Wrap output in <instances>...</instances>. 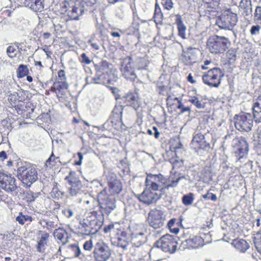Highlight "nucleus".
Returning <instances> with one entry per match:
<instances>
[{"instance_id":"6","label":"nucleus","mask_w":261,"mask_h":261,"mask_svg":"<svg viewBox=\"0 0 261 261\" xmlns=\"http://www.w3.org/2000/svg\"><path fill=\"white\" fill-rule=\"evenodd\" d=\"M229 41L228 38L213 35L209 37L206 42L207 50L211 54L217 55L225 52L228 48Z\"/></svg>"},{"instance_id":"55","label":"nucleus","mask_w":261,"mask_h":261,"mask_svg":"<svg viewBox=\"0 0 261 261\" xmlns=\"http://www.w3.org/2000/svg\"><path fill=\"white\" fill-rule=\"evenodd\" d=\"M202 197L204 199H209L213 200V201H216L217 200V196L215 194L210 193L209 191L207 192V194H203L202 195Z\"/></svg>"},{"instance_id":"54","label":"nucleus","mask_w":261,"mask_h":261,"mask_svg":"<svg viewBox=\"0 0 261 261\" xmlns=\"http://www.w3.org/2000/svg\"><path fill=\"white\" fill-rule=\"evenodd\" d=\"M80 61L81 63L85 64H89L91 62V60L89 57L87 56L86 53H83L81 54L80 58Z\"/></svg>"},{"instance_id":"19","label":"nucleus","mask_w":261,"mask_h":261,"mask_svg":"<svg viewBox=\"0 0 261 261\" xmlns=\"http://www.w3.org/2000/svg\"><path fill=\"white\" fill-rule=\"evenodd\" d=\"M233 147L234 154L238 161L247 155L249 150V144L246 138L242 136L236 138V142Z\"/></svg>"},{"instance_id":"58","label":"nucleus","mask_w":261,"mask_h":261,"mask_svg":"<svg viewBox=\"0 0 261 261\" xmlns=\"http://www.w3.org/2000/svg\"><path fill=\"white\" fill-rule=\"evenodd\" d=\"M260 29V27L259 26V25H253L250 29L251 34L252 35L257 34V33H259Z\"/></svg>"},{"instance_id":"40","label":"nucleus","mask_w":261,"mask_h":261,"mask_svg":"<svg viewBox=\"0 0 261 261\" xmlns=\"http://www.w3.org/2000/svg\"><path fill=\"white\" fill-rule=\"evenodd\" d=\"M21 43L14 42L8 46L7 53L10 58H14L17 54V48H19Z\"/></svg>"},{"instance_id":"33","label":"nucleus","mask_w":261,"mask_h":261,"mask_svg":"<svg viewBox=\"0 0 261 261\" xmlns=\"http://www.w3.org/2000/svg\"><path fill=\"white\" fill-rule=\"evenodd\" d=\"M239 8L243 16H249L252 13L251 2L250 0H241Z\"/></svg>"},{"instance_id":"5","label":"nucleus","mask_w":261,"mask_h":261,"mask_svg":"<svg viewBox=\"0 0 261 261\" xmlns=\"http://www.w3.org/2000/svg\"><path fill=\"white\" fill-rule=\"evenodd\" d=\"M84 12V7L80 0H64L60 6V13L66 15L68 20H79Z\"/></svg>"},{"instance_id":"37","label":"nucleus","mask_w":261,"mask_h":261,"mask_svg":"<svg viewBox=\"0 0 261 261\" xmlns=\"http://www.w3.org/2000/svg\"><path fill=\"white\" fill-rule=\"evenodd\" d=\"M173 100H177L178 102V105L177 108L178 110H180V112L181 113H185V112L188 111L189 113H190L191 109L190 107H184V105L182 104V102L180 101V100H178L177 97H175L173 96H172V95H169L168 96L166 101L167 105H170L172 106L173 105Z\"/></svg>"},{"instance_id":"14","label":"nucleus","mask_w":261,"mask_h":261,"mask_svg":"<svg viewBox=\"0 0 261 261\" xmlns=\"http://www.w3.org/2000/svg\"><path fill=\"white\" fill-rule=\"evenodd\" d=\"M111 240L116 246L125 249L129 244V236L125 228L118 226L116 227L112 232Z\"/></svg>"},{"instance_id":"22","label":"nucleus","mask_w":261,"mask_h":261,"mask_svg":"<svg viewBox=\"0 0 261 261\" xmlns=\"http://www.w3.org/2000/svg\"><path fill=\"white\" fill-rule=\"evenodd\" d=\"M182 145L180 142H178L177 146H171L169 151L167 152L168 160L172 165L173 168H179L184 165V160L182 158L177 156L176 150L181 148Z\"/></svg>"},{"instance_id":"36","label":"nucleus","mask_w":261,"mask_h":261,"mask_svg":"<svg viewBox=\"0 0 261 261\" xmlns=\"http://www.w3.org/2000/svg\"><path fill=\"white\" fill-rule=\"evenodd\" d=\"M146 241L144 233L139 232L138 233L133 232L132 233V244L135 247H139L142 245Z\"/></svg>"},{"instance_id":"47","label":"nucleus","mask_w":261,"mask_h":261,"mask_svg":"<svg viewBox=\"0 0 261 261\" xmlns=\"http://www.w3.org/2000/svg\"><path fill=\"white\" fill-rule=\"evenodd\" d=\"M37 197L36 194L33 193V191H28L24 193L23 199L25 200L27 202H31L34 201Z\"/></svg>"},{"instance_id":"12","label":"nucleus","mask_w":261,"mask_h":261,"mask_svg":"<svg viewBox=\"0 0 261 261\" xmlns=\"http://www.w3.org/2000/svg\"><path fill=\"white\" fill-rule=\"evenodd\" d=\"M234 126L241 132H249L253 126V120L251 114L248 113H241L234 116Z\"/></svg>"},{"instance_id":"16","label":"nucleus","mask_w":261,"mask_h":261,"mask_svg":"<svg viewBox=\"0 0 261 261\" xmlns=\"http://www.w3.org/2000/svg\"><path fill=\"white\" fill-rule=\"evenodd\" d=\"M120 103L124 107H131L138 111L142 107V102L138 92L129 91L120 97Z\"/></svg>"},{"instance_id":"38","label":"nucleus","mask_w":261,"mask_h":261,"mask_svg":"<svg viewBox=\"0 0 261 261\" xmlns=\"http://www.w3.org/2000/svg\"><path fill=\"white\" fill-rule=\"evenodd\" d=\"M153 18L156 24H162L163 21V14L161 11V8L159 4L156 3L155 4L154 15Z\"/></svg>"},{"instance_id":"29","label":"nucleus","mask_w":261,"mask_h":261,"mask_svg":"<svg viewBox=\"0 0 261 261\" xmlns=\"http://www.w3.org/2000/svg\"><path fill=\"white\" fill-rule=\"evenodd\" d=\"M175 23L177 28V34L182 39L186 38V26L182 20V17L180 14L175 15Z\"/></svg>"},{"instance_id":"2","label":"nucleus","mask_w":261,"mask_h":261,"mask_svg":"<svg viewBox=\"0 0 261 261\" xmlns=\"http://www.w3.org/2000/svg\"><path fill=\"white\" fill-rule=\"evenodd\" d=\"M17 176L25 186L31 187L38 178L37 166L30 162L21 163L17 169Z\"/></svg>"},{"instance_id":"63","label":"nucleus","mask_w":261,"mask_h":261,"mask_svg":"<svg viewBox=\"0 0 261 261\" xmlns=\"http://www.w3.org/2000/svg\"><path fill=\"white\" fill-rule=\"evenodd\" d=\"M256 141L259 145H261V126L257 129Z\"/></svg>"},{"instance_id":"23","label":"nucleus","mask_w":261,"mask_h":261,"mask_svg":"<svg viewBox=\"0 0 261 261\" xmlns=\"http://www.w3.org/2000/svg\"><path fill=\"white\" fill-rule=\"evenodd\" d=\"M107 184L111 194H118L122 190V184L115 173H110L107 176Z\"/></svg>"},{"instance_id":"44","label":"nucleus","mask_w":261,"mask_h":261,"mask_svg":"<svg viewBox=\"0 0 261 261\" xmlns=\"http://www.w3.org/2000/svg\"><path fill=\"white\" fill-rule=\"evenodd\" d=\"M189 101L194 105L196 108L202 109L205 107V103L202 102V100H199L196 96H192Z\"/></svg>"},{"instance_id":"8","label":"nucleus","mask_w":261,"mask_h":261,"mask_svg":"<svg viewBox=\"0 0 261 261\" xmlns=\"http://www.w3.org/2000/svg\"><path fill=\"white\" fill-rule=\"evenodd\" d=\"M224 75V71L215 66L203 74L202 81L209 87H218L221 84L222 77Z\"/></svg>"},{"instance_id":"52","label":"nucleus","mask_w":261,"mask_h":261,"mask_svg":"<svg viewBox=\"0 0 261 261\" xmlns=\"http://www.w3.org/2000/svg\"><path fill=\"white\" fill-rule=\"evenodd\" d=\"M161 4L164 9L168 10H171L173 8L174 3L172 0H161Z\"/></svg>"},{"instance_id":"48","label":"nucleus","mask_w":261,"mask_h":261,"mask_svg":"<svg viewBox=\"0 0 261 261\" xmlns=\"http://www.w3.org/2000/svg\"><path fill=\"white\" fill-rule=\"evenodd\" d=\"M194 195L192 193H190L186 195H184L182 198V202L184 205H188L192 204L194 200Z\"/></svg>"},{"instance_id":"13","label":"nucleus","mask_w":261,"mask_h":261,"mask_svg":"<svg viewBox=\"0 0 261 261\" xmlns=\"http://www.w3.org/2000/svg\"><path fill=\"white\" fill-rule=\"evenodd\" d=\"M156 246L161 248L163 251L173 254L176 252L178 243L174 236L170 234H165L156 241Z\"/></svg>"},{"instance_id":"41","label":"nucleus","mask_w":261,"mask_h":261,"mask_svg":"<svg viewBox=\"0 0 261 261\" xmlns=\"http://www.w3.org/2000/svg\"><path fill=\"white\" fill-rule=\"evenodd\" d=\"M33 220V219L30 215H24L22 212L19 213L17 217H16V221L18 222L20 225H24L26 222H31Z\"/></svg>"},{"instance_id":"28","label":"nucleus","mask_w":261,"mask_h":261,"mask_svg":"<svg viewBox=\"0 0 261 261\" xmlns=\"http://www.w3.org/2000/svg\"><path fill=\"white\" fill-rule=\"evenodd\" d=\"M253 116L255 123H261V95H259L253 105Z\"/></svg>"},{"instance_id":"64","label":"nucleus","mask_w":261,"mask_h":261,"mask_svg":"<svg viewBox=\"0 0 261 261\" xmlns=\"http://www.w3.org/2000/svg\"><path fill=\"white\" fill-rule=\"evenodd\" d=\"M132 62V58L130 57V56H127L126 57L123 58L121 65H129L131 64Z\"/></svg>"},{"instance_id":"43","label":"nucleus","mask_w":261,"mask_h":261,"mask_svg":"<svg viewBox=\"0 0 261 261\" xmlns=\"http://www.w3.org/2000/svg\"><path fill=\"white\" fill-rule=\"evenodd\" d=\"M237 56L234 50H228L226 54L225 64L230 65L234 63Z\"/></svg>"},{"instance_id":"1","label":"nucleus","mask_w":261,"mask_h":261,"mask_svg":"<svg viewBox=\"0 0 261 261\" xmlns=\"http://www.w3.org/2000/svg\"><path fill=\"white\" fill-rule=\"evenodd\" d=\"M104 215L102 212H86L80 222L78 233L82 235L94 234L103 225Z\"/></svg>"},{"instance_id":"57","label":"nucleus","mask_w":261,"mask_h":261,"mask_svg":"<svg viewBox=\"0 0 261 261\" xmlns=\"http://www.w3.org/2000/svg\"><path fill=\"white\" fill-rule=\"evenodd\" d=\"M58 79L60 81H67V78L65 74V71L64 69H60L58 72Z\"/></svg>"},{"instance_id":"10","label":"nucleus","mask_w":261,"mask_h":261,"mask_svg":"<svg viewBox=\"0 0 261 261\" xmlns=\"http://www.w3.org/2000/svg\"><path fill=\"white\" fill-rule=\"evenodd\" d=\"M98 201L99 204V212H102L109 215L116 207L115 199L110 198L107 193L106 188H105L98 194Z\"/></svg>"},{"instance_id":"24","label":"nucleus","mask_w":261,"mask_h":261,"mask_svg":"<svg viewBox=\"0 0 261 261\" xmlns=\"http://www.w3.org/2000/svg\"><path fill=\"white\" fill-rule=\"evenodd\" d=\"M75 175L74 172L70 171L68 176H66L65 178L70 186L68 187V189L70 194L72 196H75V195L77 194L81 188V182L75 177Z\"/></svg>"},{"instance_id":"60","label":"nucleus","mask_w":261,"mask_h":261,"mask_svg":"<svg viewBox=\"0 0 261 261\" xmlns=\"http://www.w3.org/2000/svg\"><path fill=\"white\" fill-rule=\"evenodd\" d=\"M77 156L78 157L77 160H74V165H81L82 160L83 159V156L82 153L81 152H79L77 153Z\"/></svg>"},{"instance_id":"25","label":"nucleus","mask_w":261,"mask_h":261,"mask_svg":"<svg viewBox=\"0 0 261 261\" xmlns=\"http://www.w3.org/2000/svg\"><path fill=\"white\" fill-rule=\"evenodd\" d=\"M192 144L196 150H206L210 149L211 146L209 142L205 140L204 135L201 133H198L194 135Z\"/></svg>"},{"instance_id":"32","label":"nucleus","mask_w":261,"mask_h":261,"mask_svg":"<svg viewBox=\"0 0 261 261\" xmlns=\"http://www.w3.org/2000/svg\"><path fill=\"white\" fill-rule=\"evenodd\" d=\"M55 237L60 241L62 245H65L68 241V234L67 230L63 228H56L54 232Z\"/></svg>"},{"instance_id":"45","label":"nucleus","mask_w":261,"mask_h":261,"mask_svg":"<svg viewBox=\"0 0 261 261\" xmlns=\"http://www.w3.org/2000/svg\"><path fill=\"white\" fill-rule=\"evenodd\" d=\"M68 250L71 252L72 253V256L78 257L81 254V250L78 245L76 244L69 245L67 247Z\"/></svg>"},{"instance_id":"18","label":"nucleus","mask_w":261,"mask_h":261,"mask_svg":"<svg viewBox=\"0 0 261 261\" xmlns=\"http://www.w3.org/2000/svg\"><path fill=\"white\" fill-rule=\"evenodd\" d=\"M0 188L7 192H12L16 191L18 186L16 179L14 176L5 172L0 171Z\"/></svg>"},{"instance_id":"17","label":"nucleus","mask_w":261,"mask_h":261,"mask_svg":"<svg viewBox=\"0 0 261 261\" xmlns=\"http://www.w3.org/2000/svg\"><path fill=\"white\" fill-rule=\"evenodd\" d=\"M165 219V215L161 210L153 208L148 212L146 221L150 227L157 229L163 227Z\"/></svg>"},{"instance_id":"15","label":"nucleus","mask_w":261,"mask_h":261,"mask_svg":"<svg viewBox=\"0 0 261 261\" xmlns=\"http://www.w3.org/2000/svg\"><path fill=\"white\" fill-rule=\"evenodd\" d=\"M112 255V250L103 241L96 243L94 246L93 255L95 261H108Z\"/></svg>"},{"instance_id":"56","label":"nucleus","mask_w":261,"mask_h":261,"mask_svg":"<svg viewBox=\"0 0 261 261\" xmlns=\"http://www.w3.org/2000/svg\"><path fill=\"white\" fill-rule=\"evenodd\" d=\"M93 247V242L92 240H88L85 242L83 245V248L85 250L91 251Z\"/></svg>"},{"instance_id":"46","label":"nucleus","mask_w":261,"mask_h":261,"mask_svg":"<svg viewBox=\"0 0 261 261\" xmlns=\"http://www.w3.org/2000/svg\"><path fill=\"white\" fill-rule=\"evenodd\" d=\"M17 72L18 78L20 79V77L27 76L29 72V70L27 66H18Z\"/></svg>"},{"instance_id":"59","label":"nucleus","mask_w":261,"mask_h":261,"mask_svg":"<svg viewBox=\"0 0 261 261\" xmlns=\"http://www.w3.org/2000/svg\"><path fill=\"white\" fill-rule=\"evenodd\" d=\"M116 227H117V226L115 227V225L113 224V223L108 225H106L105 227H104L103 232L105 233H108L109 231H110V230H112V232H113L114 229L116 228Z\"/></svg>"},{"instance_id":"34","label":"nucleus","mask_w":261,"mask_h":261,"mask_svg":"<svg viewBox=\"0 0 261 261\" xmlns=\"http://www.w3.org/2000/svg\"><path fill=\"white\" fill-rule=\"evenodd\" d=\"M39 233L41 234L37 244V250L40 252L43 251L44 247L47 243V240L49 237V233L46 231H39Z\"/></svg>"},{"instance_id":"21","label":"nucleus","mask_w":261,"mask_h":261,"mask_svg":"<svg viewBox=\"0 0 261 261\" xmlns=\"http://www.w3.org/2000/svg\"><path fill=\"white\" fill-rule=\"evenodd\" d=\"M165 178L161 173L158 174H152V173H146L145 184L149 187L155 192L159 190L160 184L165 183Z\"/></svg>"},{"instance_id":"11","label":"nucleus","mask_w":261,"mask_h":261,"mask_svg":"<svg viewBox=\"0 0 261 261\" xmlns=\"http://www.w3.org/2000/svg\"><path fill=\"white\" fill-rule=\"evenodd\" d=\"M221 0H202L200 6L203 15L213 19L218 15L220 10Z\"/></svg>"},{"instance_id":"39","label":"nucleus","mask_w":261,"mask_h":261,"mask_svg":"<svg viewBox=\"0 0 261 261\" xmlns=\"http://www.w3.org/2000/svg\"><path fill=\"white\" fill-rule=\"evenodd\" d=\"M86 212H99L98 201H96L93 199L88 200L86 202Z\"/></svg>"},{"instance_id":"26","label":"nucleus","mask_w":261,"mask_h":261,"mask_svg":"<svg viewBox=\"0 0 261 261\" xmlns=\"http://www.w3.org/2000/svg\"><path fill=\"white\" fill-rule=\"evenodd\" d=\"M123 108V105L121 104L115 106L110 116V120L112 124H117L122 123Z\"/></svg>"},{"instance_id":"9","label":"nucleus","mask_w":261,"mask_h":261,"mask_svg":"<svg viewBox=\"0 0 261 261\" xmlns=\"http://www.w3.org/2000/svg\"><path fill=\"white\" fill-rule=\"evenodd\" d=\"M68 88L69 84L67 81H60V80H56L50 88V90L55 94L60 102L67 105L69 102Z\"/></svg>"},{"instance_id":"35","label":"nucleus","mask_w":261,"mask_h":261,"mask_svg":"<svg viewBox=\"0 0 261 261\" xmlns=\"http://www.w3.org/2000/svg\"><path fill=\"white\" fill-rule=\"evenodd\" d=\"M232 245L238 251L245 252L249 248V244L243 239L236 238L232 241Z\"/></svg>"},{"instance_id":"42","label":"nucleus","mask_w":261,"mask_h":261,"mask_svg":"<svg viewBox=\"0 0 261 261\" xmlns=\"http://www.w3.org/2000/svg\"><path fill=\"white\" fill-rule=\"evenodd\" d=\"M59 162H60L59 158L55 156L53 152H52L51 154H50L48 159L46 160L45 166L46 167L51 168L56 166L57 163Z\"/></svg>"},{"instance_id":"7","label":"nucleus","mask_w":261,"mask_h":261,"mask_svg":"<svg viewBox=\"0 0 261 261\" xmlns=\"http://www.w3.org/2000/svg\"><path fill=\"white\" fill-rule=\"evenodd\" d=\"M238 21V17L236 13L232 12L229 8L222 10L221 14L217 17L216 24L221 29L231 30Z\"/></svg>"},{"instance_id":"20","label":"nucleus","mask_w":261,"mask_h":261,"mask_svg":"<svg viewBox=\"0 0 261 261\" xmlns=\"http://www.w3.org/2000/svg\"><path fill=\"white\" fill-rule=\"evenodd\" d=\"M160 197V195L152 191L147 184H145V188L143 193L138 196L140 201L146 204L153 203L159 199Z\"/></svg>"},{"instance_id":"3","label":"nucleus","mask_w":261,"mask_h":261,"mask_svg":"<svg viewBox=\"0 0 261 261\" xmlns=\"http://www.w3.org/2000/svg\"><path fill=\"white\" fill-rule=\"evenodd\" d=\"M27 98L28 95L26 92L23 90H18L17 92L9 94L8 100L10 105L15 108L18 114L25 115L26 113L27 115L28 113L31 114L33 113L34 111V108H31L32 106L31 103L29 102L25 104L24 102L25 100H27Z\"/></svg>"},{"instance_id":"30","label":"nucleus","mask_w":261,"mask_h":261,"mask_svg":"<svg viewBox=\"0 0 261 261\" xmlns=\"http://www.w3.org/2000/svg\"><path fill=\"white\" fill-rule=\"evenodd\" d=\"M120 71L123 76L127 80L134 81L137 76L133 66H123L120 67Z\"/></svg>"},{"instance_id":"61","label":"nucleus","mask_w":261,"mask_h":261,"mask_svg":"<svg viewBox=\"0 0 261 261\" xmlns=\"http://www.w3.org/2000/svg\"><path fill=\"white\" fill-rule=\"evenodd\" d=\"M62 213L66 218H70L73 215V212L72 210L69 208H66L62 210Z\"/></svg>"},{"instance_id":"53","label":"nucleus","mask_w":261,"mask_h":261,"mask_svg":"<svg viewBox=\"0 0 261 261\" xmlns=\"http://www.w3.org/2000/svg\"><path fill=\"white\" fill-rule=\"evenodd\" d=\"M184 56L186 60L189 61V63H193V60L195 59V56L194 54L192 53L191 51L188 50L186 53H184Z\"/></svg>"},{"instance_id":"50","label":"nucleus","mask_w":261,"mask_h":261,"mask_svg":"<svg viewBox=\"0 0 261 261\" xmlns=\"http://www.w3.org/2000/svg\"><path fill=\"white\" fill-rule=\"evenodd\" d=\"M254 21L261 23V6H257L255 9Z\"/></svg>"},{"instance_id":"4","label":"nucleus","mask_w":261,"mask_h":261,"mask_svg":"<svg viewBox=\"0 0 261 261\" xmlns=\"http://www.w3.org/2000/svg\"><path fill=\"white\" fill-rule=\"evenodd\" d=\"M93 68L95 74L93 79L96 84L113 85L117 81V71L113 66H98Z\"/></svg>"},{"instance_id":"49","label":"nucleus","mask_w":261,"mask_h":261,"mask_svg":"<svg viewBox=\"0 0 261 261\" xmlns=\"http://www.w3.org/2000/svg\"><path fill=\"white\" fill-rule=\"evenodd\" d=\"M253 242L256 249L261 246V228L256 232L253 239Z\"/></svg>"},{"instance_id":"62","label":"nucleus","mask_w":261,"mask_h":261,"mask_svg":"<svg viewBox=\"0 0 261 261\" xmlns=\"http://www.w3.org/2000/svg\"><path fill=\"white\" fill-rule=\"evenodd\" d=\"M179 180V178H178L176 180H172L170 184H166L163 189H169L170 187H175L177 184V182Z\"/></svg>"},{"instance_id":"31","label":"nucleus","mask_w":261,"mask_h":261,"mask_svg":"<svg viewBox=\"0 0 261 261\" xmlns=\"http://www.w3.org/2000/svg\"><path fill=\"white\" fill-rule=\"evenodd\" d=\"M24 5L35 12H41L44 8L42 0H24Z\"/></svg>"},{"instance_id":"51","label":"nucleus","mask_w":261,"mask_h":261,"mask_svg":"<svg viewBox=\"0 0 261 261\" xmlns=\"http://www.w3.org/2000/svg\"><path fill=\"white\" fill-rule=\"evenodd\" d=\"M64 193L63 192L60 191L58 186H54L51 190V196L56 197L57 198H59V197H62L63 196Z\"/></svg>"},{"instance_id":"27","label":"nucleus","mask_w":261,"mask_h":261,"mask_svg":"<svg viewBox=\"0 0 261 261\" xmlns=\"http://www.w3.org/2000/svg\"><path fill=\"white\" fill-rule=\"evenodd\" d=\"M203 240L200 236H194L187 239L182 242V245L185 248L193 249L203 246Z\"/></svg>"}]
</instances>
